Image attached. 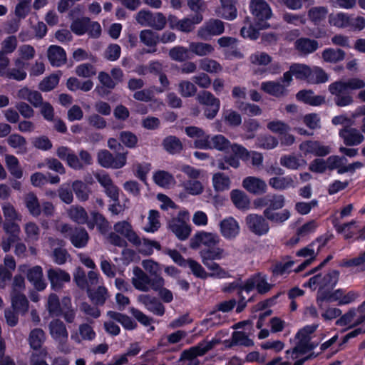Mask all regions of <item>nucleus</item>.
<instances>
[{"label":"nucleus","mask_w":365,"mask_h":365,"mask_svg":"<svg viewBox=\"0 0 365 365\" xmlns=\"http://www.w3.org/2000/svg\"><path fill=\"white\" fill-rule=\"evenodd\" d=\"M285 197L281 194L268 193L254 200L253 205L257 209L264 207L263 215L266 219L275 224H283L290 217V212L284 209L277 212L285 205Z\"/></svg>","instance_id":"1"},{"label":"nucleus","mask_w":365,"mask_h":365,"mask_svg":"<svg viewBox=\"0 0 365 365\" xmlns=\"http://www.w3.org/2000/svg\"><path fill=\"white\" fill-rule=\"evenodd\" d=\"M365 87V82L358 78H351L347 81H336L329 86V91L334 96L335 104L339 107L351 105L354 100L351 90L361 89Z\"/></svg>","instance_id":"2"},{"label":"nucleus","mask_w":365,"mask_h":365,"mask_svg":"<svg viewBox=\"0 0 365 365\" xmlns=\"http://www.w3.org/2000/svg\"><path fill=\"white\" fill-rule=\"evenodd\" d=\"M249 10L256 26H259V29L271 28L268 20L272 17L273 12L265 0H250Z\"/></svg>","instance_id":"3"},{"label":"nucleus","mask_w":365,"mask_h":365,"mask_svg":"<svg viewBox=\"0 0 365 365\" xmlns=\"http://www.w3.org/2000/svg\"><path fill=\"white\" fill-rule=\"evenodd\" d=\"M128 151L113 155L108 150H100L97 153L98 163L104 168L120 169L127 163Z\"/></svg>","instance_id":"4"},{"label":"nucleus","mask_w":365,"mask_h":365,"mask_svg":"<svg viewBox=\"0 0 365 365\" xmlns=\"http://www.w3.org/2000/svg\"><path fill=\"white\" fill-rule=\"evenodd\" d=\"M188 219L187 211H180L178 216L170 220L168 224L169 230L181 241L187 240L191 233V227L186 222Z\"/></svg>","instance_id":"5"},{"label":"nucleus","mask_w":365,"mask_h":365,"mask_svg":"<svg viewBox=\"0 0 365 365\" xmlns=\"http://www.w3.org/2000/svg\"><path fill=\"white\" fill-rule=\"evenodd\" d=\"M230 140L221 134L210 137V135L202 140H195L193 146L195 148L209 150L216 149L220 151H225L231 148Z\"/></svg>","instance_id":"6"},{"label":"nucleus","mask_w":365,"mask_h":365,"mask_svg":"<svg viewBox=\"0 0 365 365\" xmlns=\"http://www.w3.org/2000/svg\"><path fill=\"white\" fill-rule=\"evenodd\" d=\"M272 284L267 281L266 276L261 272H257L252 275L245 281V289L246 293H250L255 288L259 294H264L270 291Z\"/></svg>","instance_id":"7"},{"label":"nucleus","mask_w":365,"mask_h":365,"mask_svg":"<svg viewBox=\"0 0 365 365\" xmlns=\"http://www.w3.org/2000/svg\"><path fill=\"white\" fill-rule=\"evenodd\" d=\"M216 341L211 340L209 341H202L196 346H192L182 351L180 360L199 361L196 358L205 355L208 351L211 350L215 345Z\"/></svg>","instance_id":"8"},{"label":"nucleus","mask_w":365,"mask_h":365,"mask_svg":"<svg viewBox=\"0 0 365 365\" xmlns=\"http://www.w3.org/2000/svg\"><path fill=\"white\" fill-rule=\"evenodd\" d=\"M232 154L225 155L224 160L229 166L238 168L240 165V160L247 163L250 160V152L242 145L233 143L231 145Z\"/></svg>","instance_id":"9"},{"label":"nucleus","mask_w":365,"mask_h":365,"mask_svg":"<svg viewBox=\"0 0 365 365\" xmlns=\"http://www.w3.org/2000/svg\"><path fill=\"white\" fill-rule=\"evenodd\" d=\"M62 232H68L67 237L75 247L83 248L87 245L89 235L84 227H75L73 229L68 225H64L62 227Z\"/></svg>","instance_id":"10"},{"label":"nucleus","mask_w":365,"mask_h":365,"mask_svg":"<svg viewBox=\"0 0 365 365\" xmlns=\"http://www.w3.org/2000/svg\"><path fill=\"white\" fill-rule=\"evenodd\" d=\"M264 216L252 213L245 217L246 225L249 230L257 236L264 235L269 230V223Z\"/></svg>","instance_id":"11"},{"label":"nucleus","mask_w":365,"mask_h":365,"mask_svg":"<svg viewBox=\"0 0 365 365\" xmlns=\"http://www.w3.org/2000/svg\"><path fill=\"white\" fill-rule=\"evenodd\" d=\"M224 31L223 21L217 19H210L199 29L197 34L202 39L207 40L211 36L221 35Z\"/></svg>","instance_id":"12"},{"label":"nucleus","mask_w":365,"mask_h":365,"mask_svg":"<svg viewBox=\"0 0 365 365\" xmlns=\"http://www.w3.org/2000/svg\"><path fill=\"white\" fill-rule=\"evenodd\" d=\"M47 277L51 289L57 292L64 287L65 283L71 281L69 273L61 268H50L47 271Z\"/></svg>","instance_id":"13"},{"label":"nucleus","mask_w":365,"mask_h":365,"mask_svg":"<svg viewBox=\"0 0 365 365\" xmlns=\"http://www.w3.org/2000/svg\"><path fill=\"white\" fill-rule=\"evenodd\" d=\"M220 237L217 234L201 231L197 232L190 240V247L192 249H197L200 245L205 247H212L219 245Z\"/></svg>","instance_id":"14"},{"label":"nucleus","mask_w":365,"mask_h":365,"mask_svg":"<svg viewBox=\"0 0 365 365\" xmlns=\"http://www.w3.org/2000/svg\"><path fill=\"white\" fill-rule=\"evenodd\" d=\"M361 133L355 128L345 125L339 130V136L346 146H356L364 140V136Z\"/></svg>","instance_id":"15"},{"label":"nucleus","mask_w":365,"mask_h":365,"mask_svg":"<svg viewBox=\"0 0 365 365\" xmlns=\"http://www.w3.org/2000/svg\"><path fill=\"white\" fill-rule=\"evenodd\" d=\"M299 150L305 155L313 154L317 157H324L331 152L329 146L322 145L318 140L303 141L299 147Z\"/></svg>","instance_id":"16"},{"label":"nucleus","mask_w":365,"mask_h":365,"mask_svg":"<svg viewBox=\"0 0 365 365\" xmlns=\"http://www.w3.org/2000/svg\"><path fill=\"white\" fill-rule=\"evenodd\" d=\"M220 229L222 235L226 240H233L240 234L238 222L232 216L223 219L220 222Z\"/></svg>","instance_id":"17"},{"label":"nucleus","mask_w":365,"mask_h":365,"mask_svg":"<svg viewBox=\"0 0 365 365\" xmlns=\"http://www.w3.org/2000/svg\"><path fill=\"white\" fill-rule=\"evenodd\" d=\"M113 228L115 232L123 236L133 245H140V238L133 230L131 224L128 221L118 222L114 225Z\"/></svg>","instance_id":"18"},{"label":"nucleus","mask_w":365,"mask_h":365,"mask_svg":"<svg viewBox=\"0 0 365 365\" xmlns=\"http://www.w3.org/2000/svg\"><path fill=\"white\" fill-rule=\"evenodd\" d=\"M242 186L247 192L254 195H262L267 190L265 181L254 176H248L244 178Z\"/></svg>","instance_id":"19"},{"label":"nucleus","mask_w":365,"mask_h":365,"mask_svg":"<svg viewBox=\"0 0 365 365\" xmlns=\"http://www.w3.org/2000/svg\"><path fill=\"white\" fill-rule=\"evenodd\" d=\"M26 277L37 291L41 292L46 288L47 283L43 279V269L41 266L36 265L29 269Z\"/></svg>","instance_id":"20"},{"label":"nucleus","mask_w":365,"mask_h":365,"mask_svg":"<svg viewBox=\"0 0 365 365\" xmlns=\"http://www.w3.org/2000/svg\"><path fill=\"white\" fill-rule=\"evenodd\" d=\"M138 300L154 314L159 317L164 315L165 307L156 297L149 294H140L138 297Z\"/></svg>","instance_id":"21"},{"label":"nucleus","mask_w":365,"mask_h":365,"mask_svg":"<svg viewBox=\"0 0 365 365\" xmlns=\"http://www.w3.org/2000/svg\"><path fill=\"white\" fill-rule=\"evenodd\" d=\"M224 249L217 247V245L212 247H205L199 252L204 265L214 262L215 260L222 259L224 257Z\"/></svg>","instance_id":"22"},{"label":"nucleus","mask_w":365,"mask_h":365,"mask_svg":"<svg viewBox=\"0 0 365 365\" xmlns=\"http://www.w3.org/2000/svg\"><path fill=\"white\" fill-rule=\"evenodd\" d=\"M261 89L264 93L278 98L288 94L286 86L278 81H268L262 82Z\"/></svg>","instance_id":"23"},{"label":"nucleus","mask_w":365,"mask_h":365,"mask_svg":"<svg viewBox=\"0 0 365 365\" xmlns=\"http://www.w3.org/2000/svg\"><path fill=\"white\" fill-rule=\"evenodd\" d=\"M49 331L52 338L59 342L66 341L68 333L64 323L58 319H53L49 323Z\"/></svg>","instance_id":"24"},{"label":"nucleus","mask_w":365,"mask_h":365,"mask_svg":"<svg viewBox=\"0 0 365 365\" xmlns=\"http://www.w3.org/2000/svg\"><path fill=\"white\" fill-rule=\"evenodd\" d=\"M298 101L312 106H319L325 103V97L323 96H315L312 90H301L296 94Z\"/></svg>","instance_id":"25"},{"label":"nucleus","mask_w":365,"mask_h":365,"mask_svg":"<svg viewBox=\"0 0 365 365\" xmlns=\"http://www.w3.org/2000/svg\"><path fill=\"white\" fill-rule=\"evenodd\" d=\"M245 26L240 29V36L246 39L256 41L260 36V31L265 29H259V26L255 25V23L251 21L250 17L247 16L244 20Z\"/></svg>","instance_id":"26"},{"label":"nucleus","mask_w":365,"mask_h":365,"mask_svg":"<svg viewBox=\"0 0 365 365\" xmlns=\"http://www.w3.org/2000/svg\"><path fill=\"white\" fill-rule=\"evenodd\" d=\"M48 58L53 66H61L66 61L65 50L56 45H51L48 49Z\"/></svg>","instance_id":"27"},{"label":"nucleus","mask_w":365,"mask_h":365,"mask_svg":"<svg viewBox=\"0 0 365 365\" xmlns=\"http://www.w3.org/2000/svg\"><path fill=\"white\" fill-rule=\"evenodd\" d=\"M24 204L29 214L34 217H38L41 214V205L36 195L29 192L24 197Z\"/></svg>","instance_id":"28"},{"label":"nucleus","mask_w":365,"mask_h":365,"mask_svg":"<svg viewBox=\"0 0 365 365\" xmlns=\"http://www.w3.org/2000/svg\"><path fill=\"white\" fill-rule=\"evenodd\" d=\"M296 50L299 53L308 55L315 52L319 48V43L317 40L309 38L301 37L294 43Z\"/></svg>","instance_id":"29"},{"label":"nucleus","mask_w":365,"mask_h":365,"mask_svg":"<svg viewBox=\"0 0 365 365\" xmlns=\"http://www.w3.org/2000/svg\"><path fill=\"white\" fill-rule=\"evenodd\" d=\"M294 263L295 262L292 259L290 255L282 256V262H277L271 267L273 276H282L285 274H289Z\"/></svg>","instance_id":"30"},{"label":"nucleus","mask_w":365,"mask_h":365,"mask_svg":"<svg viewBox=\"0 0 365 365\" xmlns=\"http://www.w3.org/2000/svg\"><path fill=\"white\" fill-rule=\"evenodd\" d=\"M11 307L16 312L24 314L29 309V301L26 297L14 287L11 292Z\"/></svg>","instance_id":"31"},{"label":"nucleus","mask_w":365,"mask_h":365,"mask_svg":"<svg viewBox=\"0 0 365 365\" xmlns=\"http://www.w3.org/2000/svg\"><path fill=\"white\" fill-rule=\"evenodd\" d=\"M230 199L236 208L240 210H247L250 208V200L242 190L234 189L230 192Z\"/></svg>","instance_id":"32"},{"label":"nucleus","mask_w":365,"mask_h":365,"mask_svg":"<svg viewBox=\"0 0 365 365\" xmlns=\"http://www.w3.org/2000/svg\"><path fill=\"white\" fill-rule=\"evenodd\" d=\"M133 274L135 277L132 279V283L134 287L142 292H148L149 290L150 277L139 267H135Z\"/></svg>","instance_id":"33"},{"label":"nucleus","mask_w":365,"mask_h":365,"mask_svg":"<svg viewBox=\"0 0 365 365\" xmlns=\"http://www.w3.org/2000/svg\"><path fill=\"white\" fill-rule=\"evenodd\" d=\"M91 215V219L87 222L88 228L93 229L96 225L101 234H106L110 228V224L107 219L97 211H93Z\"/></svg>","instance_id":"34"},{"label":"nucleus","mask_w":365,"mask_h":365,"mask_svg":"<svg viewBox=\"0 0 365 365\" xmlns=\"http://www.w3.org/2000/svg\"><path fill=\"white\" fill-rule=\"evenodd\" d=\"M339 272L336 269L329 271L324 276L321 274V287L318 291L332 290L339 281Z\"/></svg>","instance_id":"35"},{"label":"nucleus","mask_w":365,"mask_h":365,"mask_svg":"<svg viewBox=\"0 0 365 365\" xmlns=\"http://www.w3.org/2000/svg\"><path fill=\"white\" fill-rule=\"evenodd\" d=\"M165 150L170 155L180 154L183 150V145L180 140L175 135L165 137L162 143Z\"/></svg>","instance_id":"36"},{"label":"nucleus","mask_w":365,"mask_h":365,"mask_svg":"<svg viewBox=\"0 0 365 365\" xmlns=\"http://www.w3.org/2000/svg\"><path fill=\"white\" fill-rule=\"evenodd\" d=\"M107 316L120 323L127 330H133L137 327L135 320L127 314L110 310L107 312Z\"/></svg>","instance_id":"37"},{"label":"nucleus","mask_w":365,"mask_h":365,"mask_svg":"<svg viewBox=\"0 0 365 365\" xmlns=\"http://www.w3.org/2000/svg\"><path fill=\"white\" fill-rule=\"evenodd\" d=\"M292 72L297 80L306 81L309 82L312 81V70L306 65L299 63H294L291 65Z\"/></svg>","instance_id":"38"},{"label":"nucleus","mask_w":365,"mask_h":365,"mask_svg":"<svg viewBox=\"0 0 365 365\" xmlns=\"http://www.w3.org/2000/svg\"><path fill=\"white\" fill-rule=\"evenodd\" d=\"M328 14V9L325 6H314L307 11L308 19L314 25L319 26L324 21Z\"/></svg>","instance_id":"39"},{"label":"nucleus","mask_w":365,"mask_h":365,"mask_svg":"<svg viewBox=\"0 0 365 365\" xmlns=\"http://www.w3.org/2000/svg\"><path fill=\"white\" fill-rule=\"evenodd\" d=\"M203 19L201 14H195L191 18H183L180 20L176 31L183 33H190L195 29V25L200 24Z\"/></svg>","instance_id":"40"},{"label":"nucleus","mask_w":365,"mask_h":365,"mask_svg":"<svg viewBox=\"0 0 365 365\" xmlns=\"http://www.w3.org/2000/svg\"><path fill=\"white\" fill-rule=\"evenodd\" d=\"M86 292L88 297L96 305H103L108 297V290L103 286H99L96 289L89 287L87 289Z\"/></svg>","instance_id":"41"},{"label":"nucleus","mask_w":365,"mask_h":365,"mask_svg":"<svg viewBox=\"0 0 365 365\" xmlns=\"http://www.w3.org/2000/svg\"><path fill=\"white\" fill-rule=\"evenodd\" d=\"M346 53L341 48H326L322 53L325 62L336 63L345 58Z\"/></svg>","instance_id":"42"},{"label":"nucleus","mask_w":365,"mask_h":365,"mask_svg":"<svg viewBox=\"0 0 365 365\" xmlns=\"http://www.w3.org/2000/svg\"><path fill=\"white\" fill-rule=\"evenodd\" d=\"M47 310L52 317H61L63 302L60 301L58 295L55 293L49 294L47 301Z\"/></svg>","instance_id":"43"},{"label":"nucleus","mask_w":365,"mask_h":365,"mask_svg":"<svg viewBox=\"0 0 365 365\" xmlns=\"http://www.w3.org/2000/svg\"><path fill=\"white\" fill-rule=\"evenodd\" d=\"M344 291L342 289H336L334 292L331 290H327L325 292L318 291L317 292V303L323 302H339L342 299Z\"/></svg>","instance_id":"44"},{"label":"nucleus","mask_w":365,"mask_h":365,"mask_svg":"<svg viewBox=\"0 0 365 365\" xmlns=\"http://www.w3.org/2000/svg\"><path fill=\"white\" fill-rule=\"evenodd\" d=\"M230 179L223 173H217L212 176V185L215 191L223 192L230 187Z\"/></svg>","instance_id":"45"},{"label":"nucleus","mask_w":365,"mask_h":365,"mask_svg":"<svg viewBox=\"0 0 365 365\" xmlns=\"http://www.w3.org/2000/svg\"><path fill=\"white\" fill-rule=\"evenodd\" d=\"M269 185L275 190H283L294 187V179L291 175L273 177L269 180Z\"/></svg>","instance_id":"46"},{"label":"nucleus","mask_w":365,"mask_h":365,"mask_svg":"<svg viewBox=\"0 0 365 365\" xmlns=\"http://www.w3.org/2000/svg\"><path fill=\"white\" fill-rule=\"evenodd\" d=\"M45 339L44 331L41 329H34L29 334V342L31 348L36 351L41 350V346Z\"/></svg>","instance_id":"47"},{"label":"nucleus","mask_w":365,"mask_h":365,"mask_svg":"<svg viewBox=\"0 0 365 365\" xmlns=\"http://www.w3.org/2000/svg\"><path fill=\"white\" fill-rule=\"evenodd\" d=\"M90 22V18L88 17H81L73 19L71 24V30L77 36H83L88 30V24Z\"/></svg>","instance_id":"48"},{"label":"nucleus","mask_w":365,"mask_h":365,"mask_svg":"<svg viewBox=\"0 0 365 365\" xmlns=\"http://www.w3.org/2000/svg\"><path fill=\"white\" fill-rule=\"evenodd\" d=\"M72 190L80 201L85 202L88 200L90 189L83 181L78 180L73 181Z\"/></svg>","instance_id":"49"},{"label":"nucleus","mask_w":365,"mask_h":365,"mask_svg":"<svg viewBox=\"0 0 365 365\" xmlns=\"http://www.w3.org/2000/svg\"><path fill=\"white\" fill-rule=\"evenodd\" d=\"M61 74L51 73L44 78L38 84V89L43 92H48L54 89L59 83Z\"/></svg>","instance_id":"50"},{"label":"nucleus","mask_w":365,"mask_h":365,"mask_svg":"<svg viewBox=\"0 0 365 365\" xmlns=\"http://www.w3.org/2000/svg\"><path fill=\"white\" fill-rule=\"evenodd\" d=\"M154 182L161 187H168L173 181V176L165 170H158L153 175Z\"/></svg>","instance_id":"51"},{"label":"nucleus","mask_w":365,"mask_h":365,"mask_svg":"<svg viewBox=\"0 0 365 365\" xmlns=\"http://www.w3.org/2000/svg\"><path fill=\"white\" fill-rule=\"evenodd\" d=\"M62 317L67 323H73L76 317V312L72 307L71 299L69 297L62 298Z\"/></svg>","instance_id":"52"},{"label":"nucleus","mask_w":365,"mask_h":365,"mask_svg":"<svg viewBox=\"0 0 365 365\" xmlns=\"http://www.w3.org/2000/svg\"><path fill=\"white\" fill-rule=\"evenodd\" d=\"M137 246L139 247L138 252L144 256L151 255L154 248L157 250H161L160 242L145 238L143 239V243L140 242V245Z\"/></svg>","instance_id":"53"},{"label":"nucleus","mask_w":365,"mask_h":365,"mask_svg":"<svg viewBox=\"0 0 365 365\" xmlns=\"http://www.w3.org/2000/svg\"><path fill=\"white\" fill-rule=\"evenodd\" d=\"M189 49L190 51L200 56H206L214 51V48L212 45L202 42L190 43Z\"/></svg>","instance_id":"54"},{"label":"nucleus","mask_w":365,"mask_h":365,"mask_svg":"<svg viewBox=\"0 0 365 365\" xmlns=\"http://www.w3.org/2000/svg\"><path fill=\"white\" fill-rule=\"evenodd\" d=\"M140 39L147 46H155L159 42V35L152 30L145 29L140 31Z\"/></svg>","instance_id":"55"},{"label":"nucleus","mask_w":365,"mask_h":365,"mask_svg":"<svg viewBox=\"0 0 365 365\" xmlns=\"http://www.w3.org/2000/svg\"><path fill=\"white\" fill-rule=\"evenodd\" d=\"M190 49L182 46H177L172 48L169 51V56L172 60L178 62H182L188 58Z\"/></svg>","instance_id":"56"},{"label":"nucleus","mask_w":365,"mask_h":365,"mask_svg":"<svg viewBox=\"0 0 365 365\" xmlns=\"http://www.w3.org/2000/svg\"><path fill=\"white\" fill-rule=\"evenodd\" d=\"M71 218L78 224L84 225L88 222V217L86 210L82 207L71 208L69 211Z\"/></svg>","instance_id":"57"},{"label":"nucleus","mask_w":365,"mask_h":365,"mask_svg":"<svg viewBox=\"0 0 365 365\" xmlns=\"http://www.w3.org/2000/svg\"><path fill=\"white\" fill-rule=\"evenodd\" d=\"M211 272L208 273V277L215 279H225L230 277V274L225 269L221 267L219 264L214 262L205 265Z\"/></svg>","instance_id":"58"},{"label":"nucleus","mask_w":365,"mask_h":365,"mask_svg":"<svg viewBox=\"0 0 365 365\" xmlns=\"http://www.w3.org/2000/svg\"><path fill=\"white\" fill-rule=\"evenodd\" d=\"M119 140L126 148L133 149L137 146L138 138L135 134L130 131H121L119 133Z\"/></svg>","instance_id":"59"},{"label":"nucleus","mask_w":365,"mask_h":365,"mask_svg":"<svg viewBox=\"0 0 365 365\" xmlns=\"http://www.w3.org/2000/svg\"><path fill=\"white\" fill-rule=\"evenodd\" d=\"M4 230L6 234L9 235L10 240L13 241L16 240H20L19 234L21 232L19 225L14 221L7 220L4 223Z\"/></svg>","instance_id":"60"},{"label":"nucleus","mask_w":365,"mask_h":365,"mask_svg":"<svg viewBox=\"0 0 365 365\" xmlns=\"http://www.w3.org/2000/svg\"><path fill=\"white\" fill-rule=\"evenodd\" d=\"M31 0H22L19 1L15 7V16L18 20L24 19L31 11Z\"/></svg>","instance_id":"61"},{"label":"nucleus","mask_w":365,"mask_h":365,"mask_svg":"<svg viewBox=\"0 0 365 365\" xmlns=\"http://www.w3.org/2000/svg\"><path fill=\"white\" fill-rule=\"evenodd\" d=\"M187 266L190 267L192 273L196 277L202 279H205L208 277V273L205 270L203 267L196 260L192 259H188Z\"/></svg>","instance_id":"62"},{"label":"nucleus","mask_w":365,"mask_h":365,"mask_svg":"<svg viewBox=\"0 0 365 365\" xmlns=\"http://www.w3.org/2000/svg\"><path fill=\"white\" fill-rule=\"evenodd\" d=\"M160 213L158 210H150L148 215V224L149 225L145 228L147 232L153 233L156 232L160 226V223L159 221Z\"/></svg>","instance_id":"63"},{"label":"nucleus","mask_w":365,"mask_h":365,"mask_svg":"<svg viewBox=\"0 0 365 365\" xmlns=\"http://www.w3.org/2000/svg\"><path fill=\"white\" fill-rule=\"evenodd\" d=\"M196 100L200 105L204 106L220 101L219 98H216L211 92L207 91H200L197 95Z\"/></svg>","instance_id":"64"}]
</instances>
